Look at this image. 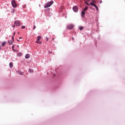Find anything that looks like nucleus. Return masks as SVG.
Here are the masks:
<instances>
[{
	"instance_id": "f257e3e1",
	"label": "nucleus",
	"mask_w": 125,
	"mask_h": 125,
	"mask_svg": "<svg viewBox=\"0 0 125 125\" xmlns=\"http://www.w3.org/2000/svg\"><path fill=\"white\" fill-rule=\"evenodd\" d=\"M53 3V1H50L49 2L46 3L44 5V8H47V7H50V6H51V5H52Z\"/></svg>"
},
{
	"instance_id": "f03ea898",
	"label": "nucleus",
	"mask_w": 125,
	"mask_h": 125,
	"mask_svg": "<svg viewBox=\"0 0 125 125\" xmlns=\"http://www.w3.org/2000/svg\"><path fill=\"white\" fill-rule=\"evenodd\" d=\"M12 5L13 7H14L15 8L17 7V4L16 3V2L15 1V0H13L12 1Z\"/></svg>"
},
{
	"instance_id": "7ed1b4c3",
	"label": "nucleus",
	"mask_w": 125,
	"mask_h": 125,
	"mask_svg": "<svg viewBox=\"0 0 125 125\" xmlns=\"http://www.w3.org/2000/svg\"><path fill=\"white\" fill-rule=\"evenodd\" d=\"M66 28L68 29V30H72V29H73V28H74V24H71L68 25Z\"/></svg>"
},
{
	"instance_id": "20e7f679",
	"label": "nucleus",
	"mask_w": 125,
	"mask_h": 125,
	"mask_svg": "<svg viewBox=\"0 0 125 125\" xmlns=\"http://www.w3.org/2000/svg\"><path fill=\"white\" fill-rule=\"evenodd\" d=\"M79 9V7L77 6H75L73 7V10L74 11V12H78V10Z\"/></svg>"
},
{
	"instance_id": "39448f33",
	"label": "nucleus",
	"mask_w": 125,
	"mask_h": 125,
	"mask_svg": "<svg viewBox=\"0 0 125 125\" xmlns=\"http://www.w3.org/2000/svg\"><path fill=\"white\" fill-rule=\"evenodd\" d=\"M90 5H92L93 6H94V7H95V8L97 9V11L99 10V9H98V7L97 6V5H96V4L91 3H90Z\"/></svg>"
},
{
	"instance_id": "423d86ee",
	"label": "nucleus",
	"mask_w": 125,
	"mask_h": 125,
	"mask_svg": "<svg viewBox=\"0 0 125 125\" xmlns=\"http://www.w3.org/2000/svg\"><path fill=\"white\" fill-rule=\"evenodd\" d=\"M14 23L16 24V26H18V27L20 26V22H19V21H16Z\"/></svg>"
},
{
	"instance_id": "0eeeda50",
	"label": "nucleus",
	"mask_w": 125,
	"mask_h": 125,
	"mask_svg": "<svg viewBox=\"0 0 125 125\" xmlns=\"http://www.w3.org/2000/svg\"><path fill=\"white\" fill-rule=\"evenodd\" d=\"M84 15H85V12H84V11H83L81 13V16L82 17H84Z\"/></svg>"
},
{
	"instance_id": "6e6552de",
	"label": "nucleus",
	"mask_w": 125,
	"mask_h": 125,
	"mask_svg": "<svg viewBox=\"0 0 125 125\" xmlns=\"http://www.w3.org/2000/svg\"><path fill=\"white\" fill-rule=\"evenodd\" d=\"M25 57L26 59H28V58H30V55L29 54H27Z\"/></svg>"
},
{
	"instance_id": "1a4fd4ad",
	"label": "nucleus",
	"mask_w": 125,
	"mask_h": 125,
	"mask_svg": "<svg viewBox=\"0 0 125 125\" xmlns=\"http://www.w3.org/2000/svg\"><path fill=\"white\" fill-rule=\"evenodd\" d=\"M6 44V42H3L2 43L1 45H2V46H4Z\"/></svg>"
},
{
	"instance_id": "9d476101",
	"label": "nucleus",
	"mask_w": 125,
	"mask_h": 125,
	"mask_svg": "<svg viewBox=\"0 0 125 125\" xmlns=\"http://www.w3.org/2000/svg\"><path fill=\"white\" fill-rule=\"evenodd\" d=\"M9 66L11 68H12V67H13V63L12 62H10Z\"/></svg>"
},
{
	"instance_id": "9b49d317",
	"label": "nucleus",
	"mask_w": 125,
	"mask_h": 125,
	"mask_svg": "<svg viewBox=\"0 0 125 125\" xmlns=\"http://www.w3.org/2000/svg\"><path fill=\"white\" fill-rule=\"evenodd\" d=\"M79 30H80V31H83V26H80V27H79Z\"/></svg>"
},
{
	"instance_id": "f8f14e48",
	"label": "nucleus",
	"mask_w": 125,
	"mask_h": 125,
	"mask_svg": "<svg viewBox=\"0 0 125 125\" xmlns=\"http://www.w3.org/2000/svg\"><path fill=\"white\" fill-rule=\"evenodd\" d=\"M87 8H88V7L87 6H86L83 11H86V10H87Z\"/></svg>"
},
{
	"instance_id": "ddd939ff",
	"label": "nucleus",
	"mask_w": 125,
	"mask_h": 125,
	"mask_svg": "<svg viewBox=\"0 0 125 125\" xmlns=\"http://www.w3.org/2000/svg\"><path fill=\"white\" fill-rule=\"evenodd\" d=\"M8 43H9V44L11 45V44H12V43H13V42H12V41H10L8 42Z\"/></svg>"
},
{
	"instance_id": "4468645a",
	"label": "nucleus",
	"mask_w": 125,
	"mask_h": 125,
	"mask_svg": "<svg viewBox=\"0 0 125 125\" xmlns=\"http://www.w3.org/2000/svg\"><path fill=\"white\" fill-rule=\"evenodd\" d=\"M18 56H21V55H22V53H19L18 54H17Z\"/></svg>"
},
{
	"instance_id": "2eb2a0df",
	"label": "nucleus",
	"mask_w": 125,
	"mask_h": 125,
	"mask_svg": "<svg viewBox=\"0 0 125 125\" xmlns=\"http://www.w3.org/2000/svg\"><path fill=\"white\" fill-rule=\"evenodd\" d=\"M42 38L41 36H38L37 38V41H40V40H41V39Z\"/></svg>"
},
{
	"instance_id": "dca6fc26",
	"label": "nucleus",
	"mask_w": 125,
	"mask_h": 125,
	"mask_svg": "<svg viewBox=\"0 0 125 125\" xmlns=\"http://www.w3.org/2000/svg\"><path fill=\"white\" fill-rule=\"evenodd\" d=\"M29 73H33V71L32 69H29Z\"/></svg>"
},
{
	"instance_id": "f3484780",
	"label": "nucleus",
	"mask_w": 125,
	"mask_h": 125,
	"mask_svg": "<svg viewBox=\"0 0 125 125\" xmlns=\"http://www.w3.org/2000/svg\"><path fill=\"white\" fill-rule=\"evenodd\" d=\"M90 3H93L94 4V3H96V1L93 0L92 2H91Z\"/></svg>"
},
{
	"instance_id": "a211bd4d",
	"label": "nucleus",
	"mask_w": 125,
	"mask_h": 125,
	"mask_svg": "<svg viewBox=\"0 0 125 125\" xmlns=\"http://www.w3.org/2000/svg\"><path fill=\"white\" fill-rule=\"evenodd\" d=\"M25 28H26V26H21V29H25Z\"/></svg>"
},
{
	"instance_id": "6ab92c4d",
	"label": "nucleus",
	"mask_w": 125,
	"mask_h": 125,
	"mask_svg": "<svg viewBox=\"0 0 125 125\" xmlns=\"http://www.w3.org/2000/svg\"><path fill=\"white\" fill-rule=\"evenodd\" d=\"M38 43H39V44H42V42L39 41Z\"/></svg>"
},
{
	"instance_id": "aec40b11",
	"label": "nucleus",
	"mask_w": 125,
	"mask_h": 125,
	"mask_svg": "<svg viewBox=\"0 0 125 125\" xmlns=\"http://www.w3.org/2000/svg\"><path fill=\"white\" fill-rule=\"evenodd\" d=\"M12 12H15V9H12Z\"/></svg>"
},
{
	"instance_id": "412c9836",
	"label": "nucleus",
	"mask_w": 125,
	"mask_h": 125,
	"mask_svg": "<svg viewBox=\"0 0 125 125\" xmlns=\"http://www.w3.org/2000/svg\"><path fill=\"white\" fill-rule=\"evenodd\" d=\"M35 29H36V26H35V25H34V26H33V30H35Z\"/></svg>"
},
{
	"instance_id": "4be33fe9",
	"label": "nucleus",
	"mask_w": 125,
	"mask_h": 125,
	"mask_svg": "<svg viewBox=\"0 0 125 125\" xmlns=\"http://www.w3.org/2000/svg\"><path fill=\"white\" fill-rule=\"evenodd\" d=\"M12 39L13 41H14V37L12 36Z\"/></svg>"
},
{
	"instance_id": "5701e85b",
	"label": "nucleus",
	"mask_w": 125,
	"mask_h": 125,
	"mask_svg": "<svg viewBox=\"0 0 125 125\" xmlns=\"http://www.w3.org/2000/svg\"><path fill=\"white\" fill-rule=\"evenodd\" d=\"M99 2L100 3H102V0H100Z\"/></svg>"
},
{
	"instance_id": "b1692460",
	"label": "nucleus",
	"mask_w": 125,
	"mask_h": 125,
	"mask_svg": "<svg viewBox=\"0 0 125 125\" xmlns=\"http://www.w3.org/2000/svg\"><path fill=\"white\" fill-rule=\"evenodd\" d=\"M47 42H48V38L47 37L46 38Z\"/></svg>"
},
{
	"instance_id": "393cba45",
	"label": "nucleus",
	"mask_w": 125,
	"mask_h": 125,
	"mask_svg": "<svg viewBox=\"0 0 125 125\" xmlns=\"http://www.w3.org/2000/svg\"><path fill=\"white\" fill-rule=\"evenodd\" d=\"M39 41H36V43H39Z\"/></svg>"
},
{
	"instance_id": "a878e982",
	"label": "nucleus",
	"mask_w": 125,
	"mask_h": 125,
	"mask_svg": "<svg viewBox=\"0 0 125 125\" xmlns=\"http://www.w3.org/2000/svg\"><path fill=\"white\" fill-rule=\"evenodd\" d=\"M47 10L48 11H49L50 9H49V8H47Z\"/></svg>"
},
{
	"instance_id": "bb28decb",
	"label": "nucleus",
	"mask_w": 125,
	"mask_h": 125,
	"mask_svg": "<svg viewBox=\"0 0 125 125\" xmlns=\"http://www.w3.org/2000/svg\"><path fill=\"white\" fill-rule=\"evenodd\" d=\"M15 34H16V33L14 32V34H13V36H15Z\"/></svg>"
},
{
	"instance_id": "cd10ccee",
	"label": "nucleus",
	"mask_w": 125,
	"mask_h": 125,
	"mask_svg": "<svg viewBox=\"0 0 125 125\" xmlns=\"http://www.w3.org/2000/svg\"><path fill=\"white\" fill-rule=\"evenodd\" d=\"M52 41H54V38H52Z\"/></svg>"
},
{
	"instance_id": "c85d7f7f",
	"label": "nucleus",
	"mask_w": 125,
	"mask_h": 125,
	"mask_svg": "<svg viewBox=\"0 0 125 125\" xmlns=\"http://www.w3.org/2000/svg\"><path fill=\"white\" fill-rule=\"evenodd\" d=\"M13 48H14V46H12V49L13 50Z\"/></svg>"
},
{
	"instance_id": "c756f323",
	"label": "nucleus",
	"mask_w": 125,
	"mask_h": 125,
	"mask_svg": "<svg viewBox=\"0 0 125 125\" xmlns=\"http://www.w3.org/2000/svg\"><path fill=\"white\" fill-rule=\"evenodd\" d=\"M86 4H87V5H89L88 3H86Z\"/></svg>"
},
{
	"instance_id": "7c9ffc66",
	"label": "nucleus",
	"mask_w": 125,
	"mask_h": 125,
	"mask_svg": "<svg viewBox=\"0 0 125 125\" xmlns=\"http://www.w3.org/2000/svg\"><path fill=\"white\" fill-rule=\"evenodd\" d=\"M15 27V25H14V26H13V28H14Z\"/></svg>"
},
{
	"instance_id": "2f4dec72",
	"label": "nucleus",
	"mask_w": 125,
	"mask_h": 125,
	"mask_svg": "<svg viewBox=\"0 0 125 125\" xmlns=\"http://www.w3.org/2000/svg\"><path fill=\"white\" fill-rule=\"evenodd\" d=\"M18 35H19L20 34V32H18Z\"/></svg>"
},
{
	"instance_id": "473e14b6",
	"label": "nucleus",
	"mask_w": 125,
	"mask_h": 125,
	"mask_svg": "<svg viewBox=\"0 0 125 125\" xmlns=\"http://www.w3.org/2000/svg\"><path fill=\"white\" fill-rule=\"evenodd\" d=\"M21 75H23V73H21Z\"/></svg>"
},
{
	"instance_id": "72a5a7b5",
	"label": "nucleus",
	"mask_w": 125,
	"mask_h": 125,
	"mask_svg": "<svg viewBox=\"0 0 125 125\" xmlns=\"http://www.w3.org/2000/svg\"><path fill=\"white\" fill-rule=\"evenodd\" d=\"M87 0V1H89V0Z\"/></svg>"
},
{
	"instance_id": "f704fd0d",
	"label": "nucleus",
	"mask_w": 125,
	"mask_h": 125,
	"mask_svg": "<svg viewBox=\"0 0 125 125\" xmlns=\"http://www.w3.org/2000/svg\"><path fill=\"white\" fill-rule=\"evenodd\" d=\"M1 49V48H0V50Z\"/></svg>"
},
{
	"instance_id": "c9c22d12",
	"label": "nucleus",
	"mask_w": 125,
	"mask_h": 125,
	"mask_svg": "<svg viewBox=\"0 0 125 125\" xmlns=\"http://www.w3.org/2000/svg\"><path fill=\"white\" fill-rule=\"evenodd\" d=\"M22 39V38H20V39Z\"/></svg>"
},
{
	"instance_id": "e433bc0d",
	"label": "nucleus",
	"mask_w": 125,
	"mask_h": 125,
	"mask_svg": "<svg viewBox=\"0 0 125 125\" xmlns=\"http://www.w3.org/2000/svg\"><path fill=\"white\" fill-rule=\"evenodd\" d=\"M18 42H19V40H17Z\"/></svg>"
},
{
	"instance_id": "4c0bfd02",
	"label": "nucleus",
	"mask_w": 125,
	"mask_h": 125,
	"mask_svg": "<svg viewBox=\"0 0 125 125\" xmlns=\"http://www.w3.org/2000/svg\"><path fill=\"white\" fill-rule=\"evenodd\" d=\"M92 1H93V0H91Z\"/></svg>"
},
{
	"instance_id": "58836bf2",
	"label": "nucleus",
	"mask_w": 125,
	"mask_h": 125,
	"mask_svg": "<svg viewBox=\"0 0 125 125\" xmlns=\"http://www.w3.org/2000/svg\"><path fill=\"white\" fill-rule=\"evenodd\" d=\"M1 30L0 29V32H1Z\"/></svg>"
}]
</instances>
